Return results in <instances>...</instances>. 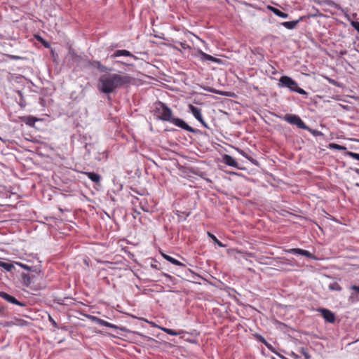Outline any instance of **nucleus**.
Masks as SVG:
<instances>
[{
	"instance_id": "obj_39",
	"label": "nucleus",
	"mask_w": 359,
	"mask_h": 359,
	"mask_svg": "<svg viewBox=\"0 0 359 359\" xmlns=\"http://www.w3.org/2000/svg\"><path fill=\"white\" fill-rule=\"evenodd\" d=\"M329 82L330 83H332V84H334V85H336V83H337V82L335 81L332 80V79H329Z\"/></svg>"
},
{
	"instance_id": "obj_29",
	"label": "nucleus",
	"mask_w": 359,
	"mask_h": 359,
	"mask_svg": "<svg viewBox=\"0 0 359 359\" xmlns=\"http://www.w3.org/2000/svg\"><path fill=\"white\" fill-rule=\"evenodd\" d=\"M330 147L334 148V149H339V150L345 149V147H344L343 146L337 144H330Z\"/></svg>"
},
{
	"instance_id": "obj_10",
	"label": "nucleus",
	"mask_w": 359,
	"mask_h": 359,
	"mask_svg": "<svg viewBox=\"0 0 359 359\" xmlns=\"http://www.w3.org/2000/svg\"><path fill=\"white\" fill-rule=\"evenodd\" d=\"M95 67V68H97L99 70H100L101 72H107V71H110L111 69H108L107 67H106L105 66L102 65L101 64V62L100 61H97V60H86V64L85 65V67Z\"/></svg>"
},
{
	"instance_id": "obj_24",
	"label": "nucleus",
	"mask_w": 359,
	"mask_h": 359,
	"mask_svg": "<svg viewBox=\"0 0 359 359\" xmlns=\"http://www.w3.org/2000/svg\"><path fill=\"white\" fill-rule=\"evenodd\" d=\"M238 153L242 155L243 157L246 158L248 160H249L250 162L255 163V160L253 159L252 157L248 156L243 150L242 149H238Z\"/></svg>"
},
{
	"instance_id": "obj_2",
	"label": "nucleus",
	"mask_w": 359,
	"mask_h": 359,
	"mask_svg": "<svg viewBox=\"0 0 359 359\" xmlns=\"http://www.w3.org/2000/svg\"><path fill=\"white\" fill-rule=\"evenodd\" d=\"M153 113L154 116H155L158 120L170 122L175 126L184 129V130L193 133L196 132L194 128L189 126L182 119L173 117L172 109L162 102H157L155 103V107Z\"/></svg>"
},
{
	"instance_id": "obj_7",
	"label": "nucleus",
	"mask_w": 359,
	"mask_h": 359,
	"mask_svg": "<svg viewBox=\"0 0 359 359\" xmlns=\"http://www.w3.org/2000/svg\"><path fill=\"white\" fill-rule=\"evenodd\" d=\"M69 55L70 56L72 61L78 65H82L85 67L86 60H88L87 57H83V56L78 55L73 48H69Z\"/></svg>"
},
{
	"instance_id": "obj_5",
	"label": "nucleus",
	"mask_w": 359,
	"mask_h": 359,
	"mask_svg": "<svg viewBox=\"0 0 359 359\" xmlns=\"http://www.w3.org/2000/svg\"><path fill=\"white\" fill-rule=\"evenodd\" d=\"M282 118L290 124L297 126L299 128L304 130L309 128L304 122L297 115L287 114Z\"/></svg>"
},
{
	"instance_id": "obj_16",
	"label": "nucleus",
	"mask_w": 359,
	"mask_h": 359,
	"mask_svg": "<svg viewBox=\"0 0 359 359\" xmlns=\"http://www.w3.org/2000/svg\"><path fill=\"white\" fill-rule=\"evenodd\" d=\"M223 161L225 164L229 165V166H232V167H238V163L236 162V161L231 156L228 155V154H225L224 156H223Z\"/></svg>"
},
{
	"instance_id": "obj_14",
	"label": "nucleus",
	"mask_w": 359,
	"mask_h": 359,
	"mask_svg": "<svg viewBox=\"0 0 359 359\" xmlns=\"http://www.w3.org/2000/svg\"><path fill=\"white\" fill-rule=\"evenodd\" d=\"M20 118L22 122H24L25 123H26L27 125H28L29 126H34L35 123L36 121H39V118L32 116H22Z\"/></svg>"
},
{
	"instance_id": "obj_19",
	"label": "nucleus",
	"mask_w": 359,
	"mask_h": 359,
	"mask_svg": "<svg viewBox=\"0 0 359 359\" xmlns=\"http://www.w3.org/2000/svg\"><path fill=\"white\" fill-rule=\"evenodd\" d=\"M161 330L165 332L168 334L172 335V336H178L180 335L182 333L184 332V331H175L174 330L170 329V328H165V327H161Z\"/></svg>"
},
{
	"instance_id": "obj_3",
	"label": "nucleus",
	"mask_w": 359,
	"mask_h": 359,
	"mask_svg": "<svg viewBox=\"0 0 359 359\" xmlns=\"http://www.w3.org/2000/svg\"><path fill=\"white\" fill-rule=\"evenodd\" d=\"M31 273H22L21 283L23 286L27 287L33 288L36 286L38 280L39 278L41 271H29Z\"/></svg>"
},
{
	"instance_id": "obj_26",
	"label": "nucleus",
	"mask_w": 359,
	"mask_h": 359,
	"mask_svg": "<svg viewBox=\"0 0 359 359\" xmlns=\"http://www.w3.org/2000/svg\"><path fill=\"white\" fill-rule=\"evenodd\" d=\"M300 353L306 358V359H311V355L308 353L305 348H301Z\"/></svg>"
},
{
	"instance_id": "obj_6",
	"label": "nucleus",
	"mask_w": 359,
	"mask_h": 359,
	"mask_svg": "<svg viewBox=\"0 0 359 359\" xmlns=\"http://www.w3.org/2000/svg\"><path fill=\"white\" fill-rule=\"evenodd\" d=\"M189 109L196 119H197L204 127L208 128V125L203 118L201 109L200 108L192 104H189Z\"/></svg>"
},
{
	"instance_id": "obj_1",
	"label": "nucleus",
	"mask_w": 359,
	"mask_h": 359,
	"mask_svg": "<svg viewBox=\"0 0 359 359\" xmlns=\"http://www.w3.org/2000/svg\"><path fill=\"white\" fill-rule=\"evenodd\" d=\"M135 83V79L126 73L106 74L102 75L98 81L100 92L109 94L116 89L128 87Z\"/></svg>"
},
{
	"instance_id": "obj_22",
	"label": "nucleus",
	"mask_w": 359,
	"mask_h": 359,
	"mask_svg": "<svg viewBox=\"0 0 359 359\" xmlns=\"http://www.w3.org/2000/svg\"><path fill=\"white\" fill-rule=\"evenodd\" d=\"M88 318L92 319L93 321L96 322L97 323H98L100 325L106 326L107 323V321H105L102 319L98 318L97 317H95V316H88Z\"/></svg>"
},
{
	"instance_id": "obj_34",
	"label": "nucleus",
	"mask_w": 359,
	"mask_h": 359,
	"mask_svg": "<svg viewBox=\"0 0 359 359\" xmlns=\"http://www.w3.org/2000/svg\"><path fill=\"white\" fill-rule=\"evenodd\" d=\"M351 289L355 291L357 293H359V286L353 285L351 286Z\"/></svg>"
},
{
	"instance_id": "obj_13",
	"label": "nucleus",
	"mask_w": 359,
	"mask_h": 359,
	"mask_svg": "<svg viewBox=\"0 0 359 359\" xmlns=\"http://www.w3.org/2000/svg\"><path fill=\"white\" fill-rule=\"evenodd\" d=\"M302 20V17L299 18L298 20H292V21H285L283 22L281 25L288 29H294L298 23Z\"/></svg>"
},
{
	"instance_id": "obj_15",
	"label": "nucleus",
	"mask_w": 359,
	"mask_h": 359,
	"mask_svg": "<svg viewBox=\"0 0 359 359\" xmlns=\"http://www.w3.org/2000/svg\"><path fill=\"white\" fill-rule=\"evenodd\" d=\"M120 56L134 57V55L127 50H117L110 55V57L115 58Z\"/></svg>"
},
{
	"instance_id": "obj_36",
	"label": "nucleus",
	"mask_w": 359,
	"mask_h": 359,
	"mask_svg": "<svg viewBox=\"0 0 359 359\" xmlns=\"http://www.w3.org/2000/svg\"><path fill=\"white\" fill-rule=\"evenodd\" d=\"M16 264H18V266L24 268V269H26V270L31 269V267H29V266H25V265L20 264H18V263H16Z\"/></svg>"
},
{
	"instance_id": "obj_4",
	"label": "nucleus",
	"mask_w": 359,
	"mask_h": 359,
	"mask_svg": "<svg viewBox=\"0 0 359 359\" xmlns=\"http://www.w3.org/2000/svg\"><path fill=\"white\" fill-rule=\"evenodd\" d=\"M279 85L282 87L288 88L291 91L298 93L301 95H307V93L298 86L297 83L287 76H282L279 79Z\"/></svg>"
},
{
	"instance_id": "obj_40",
	"label": "nucleus",
	"mask_w": 359,
	"mask_h": 359,
	"mask_svg": "<svg viewBox=\"0 0 359 359\" xmlns=\"http://www.w3.org/2000/svg\"><path fill=\"white\" fill-rule=\"evenodd\" d=\"M165 277L167 278H170L169 276L166 275V274H163Z\"/></svg>"
},
{
	"instance_id": "obj_20",
	"label": "nucleus",
	"mask_w": 359,
	"mask_h": 359,
	"mask_svg": "<svg viewBox=\"0 0 359 359\" xmlns=\"http://www.w3.org/2000/svg\"><path fill=\"white\" fill-rule=\"evenodd\" d=\"M208 236L209 238H210L215 244H217L219 247H225L226 245H224L221 241H219L217 238L210 232H208Z\"/></svg>"
},
{
	"instance_id": "obj_9",
	"label": "nucleus",
	"mask_w": 359,
	"mask_h": 359,
	"mask_svg": "<svg viewBox=\"0 0 359 359\" xmlns=\"http://www.w3.org/2000/svg\"><path fill=\"white\" fill-rule=\"evenodd\" d=\"M0 297L5 299L6 301L15 304L20 306H25L26 304L24 302H19L15 297L10 295L9 294L4 292H0Z\"/></svg>"
},
{
	"instance_id": "obj_21",
	"label": "nucleus",
	"mask_w": 359,
	"mask_h": 359,
	"mask_svg": "<svg viewBox=\"0 0 359 359\" xmlns=\"http://www.w3.org/2000/svg\"><path fill=\"white\" fill-rule=\"evenodd\" d=\"M163 257H164L166 260L169 261L170 262L172 263V264H175V265H177V266H180V265H182V264H181L179 261H177V259H174V258L171 257H170V256H169V255H167L163 254Z\"/></svg>"
},
{
	"instance_id": "obj_8",
	"label": "nucleus",
	"mask_w": 359,
	"mask_h": 359,
	"mask_svg": "<svg viewBox=\"0 0 359 359\" xmlns=\"http://www.w3.org/2000/svg\"><path fill=\"white\" fill-rule=\"evenodd\" d=\"M321 313L325 320L330 323H334L335 322V315L331 311L324 308H319L317 310Z\"/></svg>"
},
{
	"instance_id": "obj_25",
	"label": "nucleus",
	"mask_w": 359,
	"mask_h": 359,
	"mask_svg": "<svg viewBox=\"0 0 359 359\" xmlns=\"http://www.w3.org/2000/svg\"><path fill=\"white\" fill-rule=\"evenodd\" d=\"M329 289L330 290L341 291V287L337 283H332L330 284Z\"/></svg>"
},
{
	"instance_id": "obj_31",
	"label": "nucleus",
	"mask_w": 359,
	"mask_h": 359,
	"mask_svg": "<svg viewBox=\"0 0 359 359\" xmlns=\"http://www.w3.org/2000/svg\"><path fill=\"white\" fill-rule=\"evenodd\" d=\"M348 155L352 157L353 158L359 161V154L353 153V152H349Z\"/></svg>"
},
{
	"instance_id": "obj_33",
	"label": "nucleus",
	"mask_w": 359,
	"mask_h": 359,
	"mask_svg": "<svg viewBox=\"0 0 359 359\" xmlns=\"http://www.w3.org/2000/svg\"><path fill=\"white\" fill-rule=\"evenodd\" d=\"M269 350H271L272 352L275 353L273 347L266 341V344H264Z\"/></svg>"
},
{
	"instance_id": "obj_37",
	"label": "nucleus",
	"mask_w": 359,
	"mask_h": 359,
	"mask_svg": "<svg viewBox=\"0 0 359 359\" xmlns=\"http://www.w3.org/2000/svg\"><path fill=\"white\" fill-rule=\"evenodd\" d=\"M292 355L293 356V358L294 359H298L299 358V356L294 353H292Z\"/></svg>"
},
{
	"instance_id": "obj_28",
	"label": "nucleus",
	"mask_w": 359,
	"mask_h": 359,
	"mask_svg": "<svg viewBox=\"0 0 359 359\" xmlns=\"http://www.w3.org/2000/svg\"><path fill=\"white\" fill-rule=\"evenodd\" d=\"M351 25L359 33V22L358 21H353L351 22Z\"/></svg>"
},
{
	"instance_id": "obj_30",
	"label": "nucleus",
	"mask_w": 359,
	"mask_h": 359,
	"mask_svg": "<svg viewBox=\"0 0 359 359\" xmlns=\"http://www.w3.org/2000/svg\"><path fill=\"white\" fill-rule=\"evenodd\" d=\"M48 320L51 323L52 325L57 328L58 327L57 323L54 320V319L49 315L48 316Z\"/></svg>"
},
{
	"instance_id": "obj_17",
	"label": "nucleus",
	"mask_w": 359,
	"mask_h": 359,
	"mask_svg": "<svg viewBox=\"0 0 359 359\" xmlns=\"http://www.w3.org/2000/svg\"><path fill=\"white\" fill-rule=\"evenodd\" d=\"M267 9L271 12H273L275 15L277 16L282 18H287L288 17V14L284 12H282L279 9L272 6H267Z\"/></svg>"
},
{
	"instance_id": "obj_38",
	"label": "nucleus",
	"mask_w": 359,
	"mask_h": 359,
	"mask_svg": "<svg viewBox=\"0 0 359 359\" xmlns=\"http://www.w3.org/2000/svg\"><path fill=\"white\" fill-rule=\"evenodd\" d=\"M11 58H13V59H14V60H18V59H20V57H18V56H15V55H12V56H11Z\"/></svg>"
},
{
	"instance_id": "obj_32",
	"label": "nucleus",
	"mask_w": 359,
	"mask_h": 359,
	"mask_svg": "<svg viewBox=\"0 0 359 359\" xmlns=\"http://www.w3.org/2000/svg\"><path fill=\"white\" fill-rule=\"evenodd\" d=\"M132 272L133 273V274L137 276L138 278L141 279V274L140 273H142V271H136V272H135L134 271H132Z\"/></svg>"
},
{
	"instance_id": "obj_18",
	"label": "nucleus",
	"mask_w": 359,
	"mask_h": 359,
	"mask_svg": "<svg viewBox=\"0 0 359 359\" xmlns=\"http://www.w3.org/2000/svg\"><path fill=\"white\" fill-rule=\"evenodd\" d=\"M86 175L93 182H95V183H100V182L101 177H100V175H98V174H97L95 172H86Z\"/></svg>"
},
{
	"instance_id": "obj_11",
	"label": "nucleus",
	"mask_w": 359,
	"mask_h": 359,
	"mask_svg": "<svg viewBox=\"0 0 359 359\" xmlns=\"http://www.w3.org/2000/svg\"><path fill=\"white\" fill-rule=\"evenodd\" d=\"M198 54L200 55V58L202 61H211L216 63H219L220 61L219 59H217L210 55H208L202 51L201 50H198Z\"/></svg>"
},
{
	"instance_id": "obj_23",
	"label": "nucleus",
	"mask_w": 359,
	"mask_h": 359,
	"mask_svg": "<svg viewBox=\"0 0 359 359\" xmlns=\"http://www.w3.org/2000/svg\"><path fill=\"white\" fill-rule=\"evenodd\" d=\"M0 267H3L4 269L8 270L11 269L14 266L11 263L0 261Z\"/></svg>"
},
{
	"instance_id": "obj_35",
	"label": "nucleus",
	"mask_w": 359,
	"mask_h": 359,
	"mask_svg": "<svg viewBox=\"0 0 359 359\" xmlns=\"http://www.w3.org/2000/svg\"><path fill=\"white\" fill-rule=\"evenodd\" d=\"M105 327H111V328H116V326L113 325V324H111L110 323H107V325Z\"/></svg>"
},
{
	"instance_id": "obj_27",
	"label": "nucleus",
	"mask_w": 359,
	"mask_h": 359,
	"mask_svg": "<svg viewBox=\"0 0 359 359\" xmlns=\"http://www.w3.org/2000/svg\"><path fill=\"white\" fill-rule=\"evenodd\" d=\"M255 337H256L257 339L259 342H261V343H262V344H266V339H264L262 335H260V334H256V335H255Z\"/></svg>"
},
{
	"instance_id": "obj_12",
	"label": "nucleus",
	"mask_w": 359,
	"mask_h": 359,
	"mask_svg": "<svg viewBox=\"0 0 359 359\" xmlns=\"http://www.w3.org/2000/svg\"><path fill=\"white\" fill-rule=\"evenodd\" d=\"M290 252L294 255H300L302 256L307 257L309 258L313 257V255L309 251L300 248H292L290 250Z\"/></svg>"
}]
</instances>
